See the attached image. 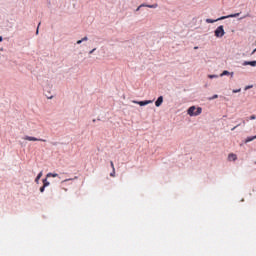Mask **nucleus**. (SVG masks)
<instances>
[{"instance_id": "393cba45", "label": "nucleus", "mask_w": 256, "mask_h": 256, "mask_svg": "<svg viewBox=\"0 0 256 256\" xmlns=\"http://www.w3.org/2000/svg\"><path fill=\"white\" fill-rule=\"evenodd\" d=\"M81 43H83V41H81V39L76 42L77 45H81Z\"/></svg>"}, {"instance_id": "473e14b6", "label": "nucleus", "mask_w": 256, "mask_h": 256, "mask_svg": "<svg viewBox=\"0 0 256 256\" xmlns=\"http://www.w3.org/2000/svg\"><path fill=\"white\" fill-rule=\"evenodd\" d=\"M67 181H69V179L64 180V183L67 182Z\"/></svg>"}, {"instance_id": "0eeeda50", "label": "nucleus", "mask_w": 256, "mask_h": 256, "mask_svg": "<svg viewBox=\"0 0 256 256\" xmlns=\"http://www.w3.org/2000/svg\"><path fill=\"white\" fill-rule=\"evenodd\" d=\"M163 105V96L158 97V99L155 102L156 107H161Z\"/></svg>"}, {"instance_id": "423d86ee", "label": "nucleus", "mask_w": 256, "mask_h": 256, "mask_svg": "<svg viewBox=\"0 0 256 256\" xmlns=\"http://www.w3.org/2000/svg\"><path fill=\"white\" fill-rule=\"evenodd\" d=\"M244 67H247V65H250L251 67H256V60L253 61H244L242 64Z\"/></svg>"}, {"instance_id": "f03ea898", "label": "nucleus", "mask_w": 256, "mask_h": 256, "mask_svg": "<svg viewBox=\"0 0 256 256\" xmlns=\"http://www.w3.org/2000/svg\"><path fill=\"white\" fill-rule=\"evenodd\" d=\"M239 15H241V13L230 14V15H228V16H222V17H220V18H218V19H216V20H213V19H211V18H207V19H206V23H217V21H223V20H225V19H231V18H233V17H239Z\"/></svg>"}, {"instance_id": "f3484780", "label": "nucleus", "mask_w": 256, "mask_h": 256, "mask_svg": "<svg viewBox=\"0 0 256 256\" xmlns=\"http://www.w3.org/2000/svg\"><path fill=\"white\" fill-rule=\"evenodd\" d=\"M82 43H85V41H89V37L87 36H84L82 39H81Z\"/></svg>"}, {"instance_id": "9d476101", "label": "nucleus", "mask_w": 256, "mask_h": 256, "mask_svg": "<svg viewBox=\"0 0 256 256\" xmlns=\"http://www.w3.org/2000/svg\"><path fill=\"white\" fill-rule=\"evenodd\" d=\"M229 161H237V155L235 154H229L228 155Z\"/></svg>"}, {"instance_id": "b1692460", "label": "nucleus", "mask_w": 256, "mask_h": 256, "mask_svg": "<svg viewBox=\"0 0 256 256\" xmlns=\"http://www.w3.org/2000/svg\"><path fill=\"white\" fill-rule=\"evenodd\" d=\"M39 25H41V23L38 24L37 30H36V35H39Z\"/></svg>"}, {"instance_id": "f8f14e48", "label": "nucleus", "mask_w": 256, "mask_h": 256, "mask_svg": "<svg viewBox=\"0 0 256 256\" xmlns=\"http://www.w3.org/2000/svg\"><path fill=\"white\" fill-rule=\"evenodd\" d=\"M41 177H43V172H40V173L37 175V177H36V179H35V183L39 184V179H41Z\"/></svg>"}, {"instance_id": "4be33fe9", "label": "nucleus", "mask_w": 256, "mask_h": 256, "mask_svg": "<svg viewBox=\"0 0 256 256\" xmlns=\"http://www.w3.org/2000/svg\"><path fill=\"white\" fill-rule=\"evenodd\" d=\"M240 126H241V124H238V125L234 126V127L231 129V131H235V130L237 129V127H240Z\"/></svg>"}, {"instance_id": "1a4fd4ad", "label": "nucleus", "mask_w": 256, "mask_h": 256, "mask_svg": "<svg viewBox=\"0 0 256 256\" xmlns=\"http://www.w3.org/2000/svg\"><path fill=\"white\" fill-rule=\"evenodd\" d=\"M225 75H231V77H233V72H229L227 70H224L221 74L220 77H225Z\"/></svg>"}, {"instance_id": "9b49d317", "label": "nucleus", "mask_w": 256, "mask_h": 256, "mask_svg": "<svg viewBox=\"0 0 256 256\" xmlns=\"http://www.w3.org/2000/svg\"><path fill=\"white\" fill-rule=\"evenodd\" d=\"M140 7H149V9H157V7H158V5L157 4H153V5H144V4H142V5H140Z\"/></svg>"}, {"instance_id": "39448f33", "label": "nucleus", "mask_w": 256, "mask_h": 256, "mask_svg": "<svg viewBox=\"0 0 256 256\" xmlns=\"http://www.w3.org/2000/svg\"><path fill=\"white\" fill-rule=\"evenodd\" d=\"M23 139H24V141H42L43 143H45L47 141L45 139L36 138L33 136H24Z\"/></svg>"}, {"instance_id": "7c9ffc66", "label": "nucleus", "mask_w": 256, "mask_h": 256, "mask_svg": "<svg viewBox=\"0 0 256 256\" xmlns=\"http://www.w3.org/2000/svg\"><path fill=\"white\" fill-rule=\"evenodd\" d=\"M194 49H196V50L199 49V46H195Z\"/></svg>"}, {"instance_id": "2f4dec72", "label": "nucleus", "mask_w": 256, "mask_h": 256, "mask_svg": "<svg viewBox=\"0 0 256 256\" xmlns=\"http://www.w3.org/2000/svg\"><path fill=\"white\" fill-rule=\"evenodd\" d=\"M242 124L245 125V120H242Z\"/></svg>"}, {"instance_id": "20e7f679", "label": "nucleus", "mask_w": 256, "mask_h": 256, "mask_svg": "<svg viewBox=\"0 0 256 256\" xmlns=\"http://www.w3.org/2000/svg\"><path fill=\"white\" fill-rule=\"evenodd\" d=\"M132 103H134L135 105H140V107H145V105H151V103H153V100H145V101L132 100Z\"/></svg>"}, {"instance_id": "6ab92c4d", "label": "nucleus", "mask_w": 256, "mask_h": 256, "mask_svg": "<svg viewBox=\"0 0 256 256\" xmlns=\"http://www.w3.org/2000/svg\"><path fill=\"white\" fill-rule=\"evenodd\" d=\"M232 93H241V88L236 89V90H232Z\"/></svg>"}, {"instance_id": "cd10ccee", "label": "nucleus", "mask_w": 256, "mask_h": 256, "mask_svg": "<svg viewBox=\"0 0 256 256\" xmlns=\"http://www.w3.org/2000/svg\"><path fill=\"white\" fill-rule=\"evenodd\" d=\"M251 87H253V86H246L245 91H247V89H251Z\"/></svg>"}, {"instance_id": "5701e85b", "label": "nucleus", "mask_w": 256, "mask_h": 256, "mask_svg": "<svg viewBox=\"0 0 256 256\" xmlns=\"http://www.w3.org/2000/svg\"><path fill=\"white\" fill-rule=\"evenodd\" d=\"M45 192V186H42L41 188H40V193H44Z\"/></svg>"}, {"instance_id": "7ed1b4c3", "label": "nucleus", "mask_w": 256, "mask_h": 256, "mask_svg": "<svg viewBox=\"0 0 256 256\" xmlns=\"http://www.w3.org/2000/svg\"><path fill=\"white\" fill-rule=\"evenodd\" d=\"M214 35L218 39H221V37L225 36V28L223 27V25H220L216 28V30L214 31Z\"/></svg>"}, {"instance_id": "4468645a", "label": "nucleus", "mask_w": 256, "mask_h": 256, "mask_svg": "<svg viewBox=\"0 0 256 256\" xmlns=\"http://www.w3.org/2000/svg\"><path fill=\"white\" fill-rule=\"evenodd\" d=\"M214 99H219V95L214 94L212 97L208 98V101H213Z\"/></svg>"}, {"instance_id": "c756f323", "label": "nucleus", "mask_w": 256, "mask_h": 256, "mask_svg": "<svg viewBox=\"0 0 256 256\" xmlns=\"http://www.w3.org/2000/svg\"><path fill=\"white\" fill-rule=\"evenodd\" d=\"M3 41V36H0V42Z\"/></svg>"}, {"instance_id": "2eb2a0df", "label": "nucleus", "mask_w": 256, "mask_h": 256, "mask_svg": "<svg viewBox=\"0 0 256 256\" xmlns=\"http://www.w3.org/2000/svg\"><path fill=\"white\" fill-rule=\"evenodd\" d=\"M46 177H59V174L57 173H48Z\"/></svg>"}, {"instance_id": "a878e982", "label": "nucleus", "mask_w": 256, "mask_h": 256, "mask_svg": "<svg viewBox=\"0 0 256 256\" xmlns=\"http://www.w3.org/2000/svg\"><path fill=\"white\" fill-rule=\"evenodd\" d=\"M110 165H111L112 169L113 168L115 169V165L113 164V161L110 162Z\"/></svg>"}, {"instance_id": "412c9836", "label": "nucleus", "mask_w": 256, "mask_h": 256, "mask_svg": "<svg viewBox=\"0 0 256 256\" xmlns=\"http://www.w3.org/2000/svg\"><path fill=\"white\" fill-rule=\"evenodd\" d=\"M110 177H115V168L112 169V173L110 174Z\"/></svg>"}, {"instance_id": "f257e3e1", "label": "nucleus", "mask_w": 256, "mask_h": 256, "mask_svg": "<svg viewBox=\"0 0 256 256\" xmlns=\"http://www.w3.org/2000/svg\"><path fill=\"white\" fill-rule=\"evenodd\" d=\"M201 113H203V108L201 107L191 106L187 110V115H189L190 117H199Z\"/></svg>"}, {"instance_id": "c85d7f7f", "label": "nucleus", "mask_w": 256, "mask_h": 256, "mask_svg": "<svg viewBox=\"0 0 256 256\" xmlns=\"http://www.w3.org/2000/svg\"><path fill=\"white\" fill-rule=\"evenodd\" d=\"M48 99H53V96H47Z\"/></svg>"}, {"instance_id": "6e6552de", "label": "nucleus", "mask_w": 256, "mask_h": 256, "mask_svg": "<svg viewBox=\"0 0 256 256\" xmlns=\"http://www.w3.org/2000/svg\"><path fill=\"white\" fill-rule=\"evenodd\" d=\"M256 139V135L255 136H250V137H247L244 141V143H251V141H255Z\"/></svg>"}, {"instance_id": "72a5a7b5", "label": "nucleus", "mask_w": 256, "mask_h": 256, "mask_svg": "<svg viewBox=\"0 0 256 256\" xmlns=\"http://www.w3.org/2000/svg\"><path fill=\"white\" fill-rule=\"evenodd\" d=\"M0 51H3V48H0Z\"/></svg>"}, {"instance_id": "f704fd0d", "label": "nucleus", "mask_w": 256, "mask_h": 256, "mask_svg": "<svg viewBox=\"0 0 256 256\" xmlns=\"http://www.w3.org/2000/svg\"><path fill=\"white\" fill-rule=\"evenodd\" d=\"M255 165H256V161H255Z\"/></svg>"}, {"instance_id": "dca6fc26", "label": "nucleus", "mask_w": 256, "mask_h": 256, "mask_svg": "<svg viewBox=\"0 0 256 256\" xmlns=\"http://www.w3.org/2000/svg\"><path fill=\"white\" fill-rule=\"evenodd\" d=\"M219 76L215 74L208 75V79H217Z\"/></svg>"}, {"instance_id": "aec40b11", "label": "nucleus", "mask_w": 256, "mask_h": 256, "mask_svg": "<svg viewBox=\"0 0 256 256\" xmlns=\"http://www.w3.org/2000/svg\"><path fill=\"white\" fill-rule=\"evenodd\" d=\"M254 119H256V116H255V115H251V116L249 117V120H250V121H254Z\"/></svg>"}, {"instance_id": "ddd939ff", "label": "nucleus", "mask_w": 256, "mask_h": 256, "mask_svg": "<svg viewBox=\"0 0 256 256\" xmlns=\"http://www.w3.org/2000/svg\"><path fill=\"white\" fill-rule=\"evenodd\" d=\"M49 185H51V183H49V181H47V178L43 179V186L49 187Z\"/></svg>"}, {"instance_id": "a211bd4d", "label": "nucleus", "mask_w": 256, "mask_h": 256, "mask_svg": "<svg viewBox=\"0 0 256 256\" xmlns=\"http://www.w3.org/2000/svg\"><path fill=\"white\" fill-rule=\"evenodd\" d=\"M95 51H97V48H93L88 53H89V55H93L95 53Z\"/></svg>"}, {"instance_id": "bb28decb", "label": "nucleus", "mask_w": 256, "mask_h": 256, "mask_svg": "<svg viewBox=\"0 0 256 256\" xmlns=\"http://www.w3.org/2000/svg\"><path fill=\"white\" fill-rule=\"evenodd\" d=\"M256 53V48L251 52V55H255Z\"/></svg>"}]
</instances>
